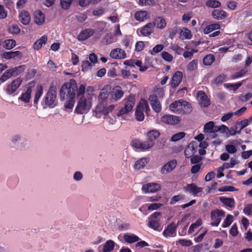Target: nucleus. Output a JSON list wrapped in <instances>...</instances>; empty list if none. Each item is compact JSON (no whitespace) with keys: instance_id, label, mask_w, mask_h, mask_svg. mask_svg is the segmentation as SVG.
Masks as SVG:
<instances>
[{"instance_id":"nucleus-12","label":"nucleus","mask_w":252,"mask_h":252,"mask_svg":"<svg viewBox=\"0 0 252 252\" xmlns=\"http://www.w3.org/2000/svg\"><path fill=\"white\" fill-rule=\"evenodd\" d=\"M161 185L155 183H149L143 185L142 190L145 193L155 192L161 189Z\"/></svg>"},{"instance_id":"nucleus-19","label":"nucleus","mask_w":252,"mask_h":252,"mask_svg":"<svg viewBox=\"0 0 252 252\" xmlns=\"http://www.w3.org/2000/svg\"><path fill=\"white\" fill-rule=\"evenodd\" d=\"M110 56L115 59H122L126 57V54L124 50L121 48H116L111 51Z\"/></svg>"},{"instance_id":"nucleus-51","label":"nucleus","mask_w":252,"mask_h":252,"mask_svg":"<svg viewBox=\"0 0 252 252\" xmlns=\"http://www.w3.org/2000/svg\"><path fill=\"white\" fill-rule=\"evenodd\" d=\"M186 133L184 132H180L174 134L171 138V140L174 142L178 141L185 137Z\"/></svg>"},{"instance_id":"nucleus-22","label":"nucleus","mask_w":252,"mask_h":252,"mask_svg":"<svg viewBox=\"0 0 252 252\" xmlns=\"http://www.w3.org/2000/svg\"><path fill=\"white\" fill-rule=\"evenodd\" d=\"M153 24V27H156L158 29L162 30L166 26V22L165 20L161 16H157L152 23Z\"/></svg>"},{"instance_id":"nucleus-16","label":"nucleus","mask_w":252,"mask_h":252,"mask_svg":"<svg viewBox=\"0 0 252 252\" xmlns=\"http://www.w3.org/2000/svg\"><path fill=\"white\" fill-rule=\"evenodd\" d=\"M149 100L153 110L157 113L159 112L161 110V105L158 96L154 94L151 95Z\"/></svg>"},{"instance_id":"nucleus-3","label":"nucleus","mask_w":252,"mask_h":252,"mask_svg":"<svg viewBox=\"0 0 252 252\" xmlns=\"http://www.w3.org/2000/svg\"><path fill=\"white\" fill-rule=\"evenodd\" d=\"M98 103L93 111L94 115L97 118H100L103 115H107L111 112L115 107L114 104L111 103L114 102H109L106 99L101 98L98 97Z\"/></svg>"},{"instance_id":"nucleus-38","label":"nucleus","mask_w":252,"mask_h":252,"mask_svg":"<svg viewBox=\"0 0 252 252\" xmlns=\"http://www.w3.org/2000/svg\"><path fill=\"white\" fill-rule=\"evenodd\" d=\"M26 69L25 65H21L18 66L14 67L13 68H10V70L11 72V74L13 76H16L22 72H24Z\"/></svg>"},{"instance_id":"nucleus-20","label":"nucleus","mask_w":252,"mask_h":252,"mask_svg":"<svg viewBox=\"0 0 252 252\" xmlns=\"http://www.w3.org/2000/svg\"><path fill=\"white\" fill-rule=\"evenodd\" d=\"M184 190L195 196L198 193L202 191V188L198 187L196 185L192 183L188 184L186 186L184 187Z\"/></svg>"},{"instance_id":"nucleus-64","label":"nucleus","mask_w":252,"mask_h":252,"mask_svg":"<svg viewBox=\"0 0 252 252\" xmlns=\"http://www.w3.org/2000/svg\"><path fill=\"white\" fill-rule=\"evenodd\" d=\"M237 2L234 0H230L227 2V6L228 8L231 10H235L237 6Z\"/></svg>"},{"instance_id":"nucleus-45","label":"nucleus","mask_w":252,"mask_h":252,"mask_svg":"<svg viewBox=\"0 0 252 252\" xmlns=\"http://www.w3.org/2000/svg\"><path fill=\"white\" fill-rule=\"evenodd\" d=\"M202 221L201 219H197L194 223H192L189 229V233H191L194 231V229L202 225Z\"/></svg>"},{"instance_id":"nucleus-44","label":"nucleus","mask_w":252,"mask_h":252,"mask_svg":"<svg viewBox=\"0 0 252 252\" xmlns=\"http://www.w3.org/2000/svg\"><path fill=\"white\" fill-rule=\"evenodd\" d=\"M206 5L210 7L217 8L220 6L221 3L218 0H207Z\"/></svg>"},{"instance_id":"nucleus-40","label":"nucleus","mask_w":252,"mask_h":252,"mask_svg":"<svg viewBox=\"0 0 252 252\" xmlns=\"http://www.w3.org/2000/svg\"><path fill=\"white\" fill-rule=\"evenodd\" d=\"M215 61L214 55L209 54L205 56L203 59V63L205 65H211Z\"/></svg>"},{"instance_id":"nucleus-15","label":"nucleus","mask_w":252,"mask_h":252,"mask_svg":"<svg viewBox=\"0 0 252 252\" xmlns=\"http://www.w3.org/2000/svg\"><path fill=\"white\" fill-rule=\"evenodd\" d=\"M177 164L176 159H171L166 163L161 168L160 173L162 174H165L171 172L175 168Z\"/></svg>"},{"instance_id":"nucleus-31","label":"nucleus","mask_w":252,"mask_h":252,"mask_svg":"<svg viewBox=\"0 0 252 252\" xmlns=\"http://www.w3.org/2000/svg\"><path fill=\"white\" fill-rule=\"evenodd\" d=\"M149 159L147 158H142L136 161L134 165V168L137 170L143 169L148 163Z\"/></svg>"},{"instance_id":"nucleus-28","label":"nucleus","mask_w":252,"mask_h":252,"mask_svg":"<svg viewBox=\"0 0 252 252\" xmlns=\"http://www.w3.org/2000/svg\"><path fill=\"white\" fill-rule=\"evenodd\" d=\"M34 22L37 25H41L44 23L45 15L40 10H38L34 11Z\"/></svg>"},{"instance_id":"nucleus-42","label":"nucleus","mask_w":252,"mask_h":252,"mask_svg":"<svg viewBox=\"0 0 252 252\" xmlns=\"http://www.w3.org/2000/svg\"><path fill=\"white\" fill-rule=\"evenodd\" d=\"M242 85V82H239L236 84H228L226 83L224 84V87L226 88L229 89L234 92L236 91Z\"/></svg>"},{"instance_id":"nucleus-54","label":"nucleus","mask_w":252,"mask_h":252,"mask_svg":"<svg viewBox=\"0 0 252 252\" xmlns=\"http://www.w3.org/2000/svg\"><path fill=\"white\" fill-rule=\"evenodd\" d=\"M236 125L240 126V130L238 131V133H240L241 131L246 127L249 125V120L248 119H244L240 122H237Z\"/></svg>"},{"instance_id":"nucleus-58","label":"nucleus","mask_w":252,"mask_h":252,"mask_svg":"<svg viewBox=\"0 0 252 252\" xmlns=\"http://www.w3.org/2000/svg\"><path fill=\"white\" fill-rule=\"evenodd\" d=\"M237 189L233 186H225L218 189V191L220 192L223 191H234Z\"/></svg>"},{"instance_id":"nucleus-43","label":"nucleus","mask_w":252,"mask_h":252,"mask_svg":"<svg viewBox=\"0 0 252 252\" xmlns=\"http://www.w3.org/2000/svg\"><path fill=\"white\" fill-rule=\"evenodd\" d=\"M11 74L10 69H7L0 77V85L13 76Z\"/></svg>"},{"instance_id":"nucleus-17","label":"nucleus","mask_w":252,"mask_h":252,"mask_svg":"<svg viewBox=\"0 0 252 252\" xmlns=\"http://www.w3.org/2000/svg\"><path fill=\"white\" fill-rule=\"evenodd\" d=\"M183 78V73L181 71H177L173 74L170 81V85L173 89L177 88L180 84Z\"/></svg>"},{"instance_id":"nucleus-27","label":"nucleus","mask_w":252,"mask_h":252,"mask_svg":"<svg viewBox=\"0 0 252 252\" xmlns=\"http://www.w3.org/2000/svg\"><path fill=\"white\" fill-rule=\"evenodd\" d=\"M153 24L152 23H148L140 28V33L144 36L150 35L153 32Z\"/></svg>"},{"instance_id":"nucleus-26","label":"nucleus","mask_w":252,"mask_h":252,"mask_svg":"<svg viewBox=\"0 0 252 252\" xmlns=\"http://www.w3.org/2000/svg\"><path fill=\"white\" fill-rule=\"evenodd\" d=\"M160 134L158 131L155 129L151 130L148 131L147 133V139L152 143V144L154 145L155 144V141L159 137Z\"/></svg>"},{"instance_id":"nucleus-7","label":"nucleus","mask_w":252,"mask_h":252,"mask_svg":"<svg viewBox=\"0 0 252 252\" xmlns=\"http://www.w3.org/2000/svg\"><path fill=\"white\" fill-rule=\"evenodd\" d=\"M23 82V79L18 77L12 80L10 83L7 84L4 89V91L8 95H15V93L20 87Z\"/></svg>"},{"instance_id":"nucleus-52","label":"nucleus","mask_w":252,"mask_h":252,"mask_svg":"<svg viewBox=\"0 0 252 252\" xmlns=\"http://www.w3.org/2000/svg\"><path fill=\"white\" fill-rule=\"evenodd\" d=\"M185 197V195L183 194H178L176 195H174L171 198L170 201V204H174L178 201L184 199Z\"/></svg>"},{"instance_id":"nucleus-47","label":"nucleus","mask_w":252,"mask_h":252,"mask_svg":"<svg viewBox=\"0 0 252 252\" xmlns=\"http://www.w3.org/2000/svg\"><path fill=\"white\" fill-rule=\"evenodd\" d=\"M248 72V69L243 68L241 69L239 71L235 73L234 74L231 75V79H235L243 76Z\"/></svg>"},{"instance_id":"nucleus-33","label":"nucleus","mask_w":252,"mask_h":252,"mask_svg":"<svg viewBox=\"0 0 252 252\" xmlns=\"http://www.w3.org/2000/svg\"><path fill=\"white\" fill-rule=\"evenodd\" d=\"M36 90L34 95L33 103L34 105H37L39 98L41 97L43 94V88L42 85H38L36 86Z\"/></svg>"},{"instance_id":"nucleus-25","label":"nucleus","mask_w":252,"mask_h":252,"mask_svg":"<svg viewBox=\"0 0 252 252\" xmlns=\"http://www.w3.org/2000/svg\"><path fill=\"white\" fill-rule=\"evenodd\" d=\"M1 57L3 59L9 60L14 59L16 57H19L20 58L22 57V53L19 51L4 52L1 54Z\"/></svg>"},{"instance_id":"nucleus-5","label":"nucleus","mask_w":252,"mask_h":252,"mask_svg":"<svg viewBox=\"0 0 252 252\" xmlns=\"http://www.w3.org/2000/svg\"><path fill=\"white\" fill-rule=\"evenodd\" d=\"M44 101L46 106L50 108H54L57 105L56 88L50 86L49 90L44 97Z\"/></svg>"},{"instance_id":"nucleus-35","label":"nucleus","mask_w":252,"mask_h":252,"mask_svg":"<svg viewBox=\"0 0 252 252\" xmlns=\"http://www.w3.org/2000/svg\"><path fill=\"white\" fill-rule=\"evenodd\" d=\"M115 243L112 240H109L104 244L103 247V252H111L115 247Z\"/></svg>"},{"instance_id":"nucleus-53","label":"nucleus","mask_w":252,"mask_h":252,"mask_svg":"<svg viewBox=\"0 0 252 252\" xmlns=\"http://www.w3.org/2000/svg\"><path fill=\"white\" fill-rule=\"evenodd\" d=\"M67 100L64 104L66 109H72L75 103V97H70L66 99Z\"/></svg>"},{"instance_id":"nucleus-39","label":"nucleus","mask_w":252,"mask_h":252,"mask_svg":"<svg viewBox=\"0 0 252 252\" xmlns=\"http://www.w3.org/2000/svg\"><path fill=\"white\" fill-rule=\"evenodd\" d=\"M220 28V26L219 23L210 24L205 27V28L203 30V32L204 34H207L214 30H219Z\"/></svg>"},{"instance_id":"nucleus-59","label":"nucleus","mask_w":252,"mask_h":252,"mask_svg":"<svg viewBox=\"0 0 252 252\" xmlns=\"http://www.w3.org/2000/svg\"><path fill=\"white\" fill-rule=\"evenodd\" d=\"M161 57L164 60L168 62H171L173 60L172 56L166 51H163L162 52Z\"/></svg>"},{"instance_id":"nucleus-10","label":"nucleus","mask_w":252,"mask_h":252,"mask_svg":"<svg viewBox=\"0 0 252 252\" xmlns=\"http://www.w3.org/2000/svg\"><path fill=\"white\" fill-rule=\"evenodd\" d=\"M131 145L136 149H139L141 151H147L152 148L154 145L149 140L142 141L138 139H134L131 142Z\"/></svg>"},{"instance_id":"nucleus-55","label":"nucleus","mask_w":252,"mask_h":252,"mask_svg":"<svg viewBox=\"0 0 252 252\" xmlns=\"http://www.w3.org/2000/svg\"><path fill=\"white\" fill-rule=\"evenodd\" d=\"M198 64L197 60H193L191 61L187 66V69L190 71H193L197 69Z\"/></svg>"},{"instance_id":"nucleus-60","label":"nucleus","mask_w":252,"mask_h":252,"mask_svg":"<svg viewBox=\"0 0 252 252\" xmlns=\"http://www.w3.org/2000/svg\"><path fill=\"white\" fill-rule=\"evenodd\" d=\"M72 0H61V5L64 9H67L70 7Z\"/></svg>"},{"instance_id":"nucleus-46","label":"nucleus","mask_w":252,"mask_h":252,"mask_svg":"<svg viewBox=\"0 0 252 252\" xmlns=\"http://www.w3.org/2000/svg\"><path fill=\"white\" fill-rule=\"evenodd\" d=\"M226 80V75L224 74H221L217 76L214 80V83L216 85L221 84Z\"/></svg>"},{"instance_id":"nucleus-18","label":"nucleus","mask_w":252,"mask_h":252,"mask_svg":"<svg viewBox=\"0 0 252 252\" xmlns=\"http://www.w3.org/2000/svg\"><path fill=\"white\" fill-rule=\"evenodd\" d=\"M179 224V221L176 224L174 222H172L167 225L166 228L163 232V236L167 238L168 237L172 236L173 234L175 232L177 227Z\"/></svg>"},{"instance_id":"nucleus-56","label":"nucleus","mask_w":252,"mask_h":252,"mask_svg":"<svg viewBox=\"0 0 252 252\" xmlns=\"http://www.w3.org/2000/svg\"><path fill=\"white\" fill-rule=\"evenodd\" d=\"M20 29L17 25H12L8 29V32L11 34H18L20 32Z\"/></svg>"},{"instance_id":"nucleus-2","label":"nucleus","mask_w":252,"mask_h":252,"mask_svg":"<svg viewBox=\"0 0 252 252\" xmlns=\"http://www.w3.org/2000/svg\"><path fill=\"white\" fill-rule=\"evenodd\" d=\"M77 85L76 81L71 79L69 82L64 83L60 90V96L62 101L70 97H75Z\"/></svg>"},{"instance_id":"nucleus-49","label":"nucleus","mask_w":252,"mask_h":252,"mask_svg":"<svg viewBox=\"0 0 252 252\" xmlns=\"http://www.w3.org/2000/svg\"><path fill=\"white\" fill-rule=\"evenodd\" d=\"M238 161L234 158H231L229 163H224L222 166L225 168L228 169L229 168H233L234 165L238 163Z\"/></svg>"},{"instance_id":"nucleus-24","label":"nucleus","mask_w":252,"mask_h":252,"mask_svg":"<svg viewBox=\"0 0 252 252\" xmlns=\"http://www.w3.org/2000/svg\"><path fill=\"white\" fill-rule=\"evenodd\" d=\"M214 19L217 20H222L228 16V14L225 11L221 9H215L211 13Z\"/></svg>"},{"instance_id":"nucleus-32","label":"nucleus","mask_w":252,"mask_h":252,"mask_svg":"<svg viewBox=\"0 0 252 252\" xmlns=\"http://www.w3.org/2000/svg\"><path fill=\"white\" fill-rule=\"evenodd\" d=\"M124 239L126 242L130 244L138 242L140 239L137 236L132 233H126L124 234Z\"/></svg>"},{"instance_id":"nucleus-23","label":"nucleus","mask_w":252,"mask_h":252,"mask_svg":"<svg viewBox=\"0 0 252 252\" xmlns=\"http://www.w3.org/2000/svg\"><path fill=\"white\" fill-rule=\"evenodd\" d=\"M19 21L24 25H28L31 21L30 13L26 10L21 11L19 14Z\"/></svg>"},{"instance_id":"nucleus-11","label":"nucleus","mask_w":252,"mask_h":252,"mask_svg":"<svg viewBox=\"0 0 252 252\" xmlns=\"http://www.w3.org/2000/svg\"><path fill=\"white\" fill-rule=\"evenodd\" d=\"M134 104V98L131 97H128L126 100L124 107L121 108L118 113V116H122L130 112L132 110Z\"/></svg>"},{"instance_id":"nucleus-29","label":"nucleus","mask_w":252,"mask_h":252,"mask_svg":"<svg viewBox=\"0 0 252 252\" xmlns=\"http://www.w3.org/2000/svg\"><path fill=\"white\" fill-rule=\"evenodd\" d=\"M219 200L225 207L234 208L235 206V202L233 198L221 196L220 197Z\"/></svg>"},{"instance_id":"nucleus-63","label":"nucleus","mask_w":252,"mask_h":252,"mask_svg":"<svg viewBox=\"0 0 252 252\" xmlns=\"http://www.w3.org/2000/svg\"><path fill=\"white\" fill-rule=\"evenodd\" d=\"M243 212L247 216L251 215L252 213V204L246 205L243 209Z\"/></svg>"},{"instance_id":"nucleus-50","label":"nucleus","mask_w":252,"mask_h":252,"mask_svg":"<svg viewBox=\"0 0 252 252\" xmlns=\"http://www.w3.org/2000/svg\"><path fill=\"white\" fill-rule=\"evenodd\" d=\"M232 218L233 216L231 215H228L222 224V227L225 228L229 226L232 222Z\"/></svg>"},{"instance_id":"nucleus-57","label":"nucleus","mask_w":252,"mask_h":252,"mask_svg":"<svg viewBox=\"0 0 252 252\" xmlns=\"http://www.w3.org/2000/svg\"><path fill=\"white\" fill-rule=\"evenodd\" d=\"M181 35L183 36L186 39H188L191 38L192 36L190 31L187 28H184V30L182 31Z\"/></svg>"},{"instance_id":"nucleus-37","label":"nucleus","mask_w":252,"mask_h":252,"mask_svg":"<svg viewBox=\"0 0 252 252\" xmlns=\"http://www.w3.org/2000/svg\"><path fill=\"white\" fill-rule=\"evenodd\" d=\"M143 108L140 105H138L135 112L136 119L138 121H142L144 119Z\"/></svg>"},{"instance_id":"nucleus-6","label":"nucleus","mask_w":252,"mask_h":252,"mask_svg":"<svg viewBox=\"0 0 252 252\" xmlns=\"http://www.w3.org/2000/svg\"><path fill=\"white\" fill-rule=\"evenodd\" d=\"M161 215V212H156L149 217L148 226L158 231H161L162 227L161 225L159 218Z\"/></svg>"},{"instance_id":"nucleus-1","label":"nucleus","mask_w":252,"mask_h":252,"mask_svg":"<svg viewBox=\"0 0 252 252\" xmlns=\"http://www.w3.org/2000/svg\"><path fill=\"white\" fill-rule=\"evenodd\" d=\"M124 92L121 87L116 86L112 89L109 87H105L101 90L98 96L102 99H106L107 101L116 102L120 100L124 95Z\"/></svg>"},{"instance_id":"nucleus-9","label":"nucleus","mask_w":252,"mask_h":252,"mask_svg":"<svg viewBox=\"0 0 252 252\" xmlns=\"http://www.w3.org/2000/svg\"><path fill=\"white\" fill-rule=\"evenodd\" d=\"M225 216V212L222 210L215 209L211 212V219L212 221L210 223L211 226H218L220 221L221 218Z\"/></svg>"},{"instance_id":"nucleus-48","label":"nucleus","mask_w":252,"mask_h":252,"mask_svg":"<svg viewBox=\"0 0 252 252\" xmlns=\"http://www.w3.org/2000/svg\"><path fill=\"white\" fill-rule=\"evenodd\" d=\"M214 123L213 121H210L207 123L204 126L203 131L205 133H211L214 128Z\"/></svg>"},{"instance_id":"nucleus-30","label":"nucleus","mask_w":252,"mask_h":252,"mask_svg":"<svg viewBox=\"0 0 252 252\" xmlns=\"http://www.w3.org/2000/svg\"><path fill=\"white\" fill-rule=\"evenodd\" d=\"M32 92V87H28L26 92L22 93L21 95L19 97V99L25 102V103L29 102L31 97Z\"/></svg>"},{"instance_id":"nucleus-36","label":"nucleus","mask_w":252,"mask_h":252,"mask_svg":"<svg viewBox=\"0 0 252 252\" xmlns=\"http://www.w3.org/2000/svg\"><path fill=\"white\" fill-rule=\"evenodd\" d=\"M47 40V36L46 35L42 36L38 40H37L33 44V48L35 50L40 49L43 44H45Z\"/></svg>"},{"instance_id":"nucleus-61","label":"nucleus","mask_w":252,"mask_h":252,"mask_svg":"<svg viewBox=\"0 0 252 252\" xmlns=\"http://www.w3.org/2000/svg\"><path fill=\"white\" fill-rule=\"evenodd\" d=\"M164 48V46L162 44H158L156 45L153 48L152 51H150V53L153 55L154 53H158L161 51Z\"/></svg>"},{"instance_id":"nucleus-34","label":"nucleus","mask_w":252,"mask_h":252,"mask_svg":"<svg viewBox=\"0 0 252 252\" xmlns=\"http://www.w3.org/2000/svg\"><path fill=\"white\" fill-rule=\"evenodd\" d=\"M16 45L15 40L13 39H8L5 40L2 43V47L6 50L13 49Z\"/></svg>"},{"instance_id":"nucleus-14","label":"nucleus","mask_w":252,"mask_h":252,"mask_svg":"<svg viewBox=\"0 0 252 252\" xmlns=\"http://www.w3.org/2000/svg\"><path fill=\"white\" fill-rule=\"evenodd\" d=\"M181 121L180 118L178 116L165 115L161 118V121L165 124L173 125L178 124Z\"/></svg>"},{"instance_id":"nucleus-21","label":"nucleus","mask_w":252,"mask_h":252,"mask_svg":"<svg viewBox=\"0 0 252 252\" xmlns=\"http://www.w3.org/2000/svg\"><path fill=\"white\" fill-rule=\"evenodd\" d=\"M94 33V30L92 29H87L82 31L77 36L79 41H84L92 36Z\"/></svg>"},{"instance_id":"nucleus-8","label":"nucleus","mask_w":252,"mask_h":252,"mask_svg":"<svg viewBox=\"0 0 252 252\" xmlns=\"http://www.w3.org/2000/svg\"><path fill=\"white\" fill-rule=\"evenodd\" d=\"M91 107V102L88 101L84 96H82L77 103L75 111L78 114H83L87 113Z\"/></svg>"},{"instance_id":"nucleus-62","label":"nucleus","mask_w":252,"mask_h":252,"mask_svg":"<svg viewBox=\"0 0 252 252\" xmlns=\"http://www.w3.org/2000/svg\"><path fill=\"white\" fill-rule=\"evenodd\" d=\"M86 87L84 84H81L79 88L77 89L76 94L77 96L83 95L85 92Z\"/></svg>"},{"instance_id":"nucleus-13","label":"nucleus","mask_w":252,"mask_h":252,"mask_svg":"<svg viewBox=\"0 0 252 252\" xmlns=\"http://www.w3.org/2000/svg\"><path fill=\"white\" fill-rule=\"evenodd\" d=\"M196 98L201 106L206 107L211 104L210 100L203 91H199L197 93Z\"/></svg>"},{"instance_id":"nucleus-41","label":"nucleus","mask_w":252,"mask_h":252,"mask_svg":"<svg viewBox=\"0 0 252 252\" xmlns=\"http://www.w3.org/2000/svg\"><path fill=\"white\" fill-rule=\"evenodd\" d=\"M148 16V12L146 11H139L135 13V18L136 20L142 22L146 19Z\"/></svg>"},{"instance_id":"nucleus-4","label":"nucleus","mask_w":252,"mask_h":252,"mask_svg":"<svg viewBox=\"0 0 252 252\" xmlns=\"http://www.w3.org/2000/svg\"><path fill=\"white\" fill-rule=\"evenodd\" d=\"M169 108L172 111L179 114H188L192 110L191 104L182 99L172 102Z\"/></svg>"}]
</instances>
